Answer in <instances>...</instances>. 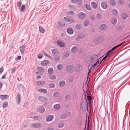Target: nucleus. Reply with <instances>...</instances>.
Segmentation results:
<instances>
[{"label":"nucleus","instance_id":"b1692460","mask_svg":"<svg viewBox=\"0 0 130 130\" xmlns=\"http://www.w3.org/2000/svg\"><path fill=\"white\" fill-rule=\"evenodd\" d=\"M122 17L124 20H125L128 17L127 14L126 13H124L122 14Z\"/></svg>","mask_w":130,"mask_h":130},{"label":"nucleus","instance_id":"1a4fd4ad","mask_svg":"<svg viewBox=\"0 0 130 130\" xmlns=\"http://www.w3.org/2000/svg\"><path fill=\"white\" fill-rule=\"evenodd\" d=\"M54 116L52 115H49L46 118V121L47 122H49L52 121L54 118Z\"/></svg>","mask_w":130,"mask_h":130},{"label":"nucleus","instance_id":"423d86ee","mask_svg":"<svg viewBox=\"0 0 130 130\" xmlns=\"http://www.w3.org/2000/svg\"><path fill=\"white\" fill-rule=\"evenodd\" d=\"M26 47V45L24 44L23 45L21 46L20 47V50L21 53L22 55L24 54V51Z\"/></svg>","mask_w":130,"mask_h":130},{"label":"nucleus","instance_id":"a19ab883","mask_svg":"<svg viewBox=\"0 0 130 130\" xmlns=\"http://www.w3.org/2000/svg\"><path fill=\"white\" fill-rule=\"evenodd\" d=\"M34 118L35 120H41L42 119L41 117L37 116H34Z\"/></svg>","mask_w":130,"mask_h":130},{"label":"nucleus","instance_id":"de8ad7c7","mask_svg":"<svg viewBox=\"0 0 130 130\" xmlns=\"http://www.w3.org/2000/svg\"><path fill=\"white\" fill-rule=\"evenodd\" d=\"M64 124L63 123H59L58 124V127L59 128H61L63 127Z\"/></svg>","mask_w":130,"mask_h":130},{"label":"nucleus","instance_id":"2f4dec72","mask_svg":"<svg viewBox=\"0 0 130 130\" xmlns=\"http://www.w3.org/2000/svg\"><path fill=\"white\" fill-rule=\"evenodd\" d=\"M57 69L59 70H61L63 68V65L61 64H58L57 66Z\"/></svg>","mask_w":130,"mask_h":130},{"label":"nucleus","instance_id":"37998d69","mask_svg":"<svg viewBox=\"0 0 130 130\" xmlns=\"http://www.w3.org/2000/svg\"><path fill=\"white\" fill-rule=\"evenodd\" d=\"M48 86L50 88H54L55 87V85L53 83H50L48 85Z\"/></svg>","mask_w":130,"mask_h":130},{"label":"nucleus","instance_id":"6e6552de","mask_svg":"<svg viewBox=\"0 0 130 130\" xmlns=\"http://www.w3.org/2000/svg\"><path fill=\"white\" fill-rule=\"evenodd\" d=\"M99 28L101 31H105L106 29L107 25L105 24H102L99 26Z\"/></svg>","mask_w":130,"mask_h":130},{"label":"nucleus","instance_id":"f257e3e1","mask_svg":"<svg viewBox=\"0 0 130 130\" xmlns=\"http://www.w3.org/2000/svg\"><path fill=\"white\" fill-rule=\"evenodd\" d=\"M103 39V37L102 35H98L95 37L94 41L96 43L98 44L102 42Z\"/></svg>","mask_w":130,"mask_h":130},{"label":"nucleus","instance_id":"cd10ccee","mask_svg":"<svg viewBox=\"0 0 130 130\" xmlns=\"http://www.w3.org/2000/svg\"><path fill=\"white\" fill-rule=\"evenodd\" d=\"M8 103L6 101L4 102L3 104L2 107L3 108H5L7 107L8 105Z\"/></svg>","mask_w":130,"mask_h":130},{"label":"nucleus","instance_id":"2eb2a0df","mask_svg":"<svg viewBox=\"0 0 130 130\" xmlns=\"http://www.w3.org/2000/svg\"><path fill=\"white\" fill-rule=\"evenodd\" d=\"M67 32L69 34L72 35L73 33L74 30L71 27L68 28L67 30Z\"/></svg>","mask_w":130,"mask_h":130},{"label":"nucleus","instance_id":"e2e57ef3","mask_svg":"<svg viewBox=\"0 0 130 130\" xmlns=\"http://www.w3.org/2000/svg\"><path fill=\"white\" fill-rule=\"evenodd\" d=\"M7 75V74H6V73H5L3 75V76H2V78H1L2 79H4V78H5V76H6V75Z\"/></svg>","mask_w":130,"mask_h":130},{"label":"nucleus","instance_id":"c9c22d12","mask_svg":"<svg viewBox=\"0 0 130 130\" xmlns=\"http://www.w3.org/2000/svg\"><path fill=\"white\" fill-rule=\"evenodd\" d=\"M111 22L113 25L115 24L117 22V20L115 18H113L112 19Z\"/></svg>","mask_w":130,"mask_h":130},{"label":"nucleus","instance_id":"0e129e2a","mask_svg":"<svg viewBox=\"0 0 130 130\" xmlns=\"http://www.w3.org/2000/svg\"><path fill=\"white\" fill-rule=\"evenodd\" d=\"M28 104V102H26L23 105L24 107H26L27 106Z\"/></svg>","mask_w":130,"mask_h":130},{"label":"nucleus","instance_id":"69168bd1","mask_svg":"<svg viewBox=\"0 0 130 130\" xmlns=\"http://www.w3.org/2000/svg\"><path fill=\"white\" fill-rule=\"evenodd\" d=\"M47 130H54V128L51 127H48L47 128Z\"/></svg>","mask_w":130,"mask_h":130},{"label":"nucleus","instance_id":"4be33fe9","mask_svg":"<svg viewBox=\"0 0 130 130\" xmlns=\"http://www.w3.org/2000/svg\"><path fill=\"white\" fill-rule=\"evenodd\" d=\"M77 48L76 46H74L71 49V51L73 53H75L77 50Z\"/></svg>","mask_w":130,"mask_h":130},{"label":"nucleus","instance_id":"13d9d810","mask_svg":"<svg viewBox=\"0 0 130 130\" xmlns=\"http://www.w3.org/2000/svg\"><path fill=\"white\" fill-rule=\"evenodd\" d=\"M21 58V56H18L17 58H16L15 59V60L16 61L20 59Z\"/></svg>","mask_w":130,"mask_h":130},{"label":"nucleus","instance_id":"9b49d317","mask_svg":"<svg viewBox=\"0 0 130 130\" xmlns=\"http://www.w3.org/2000/svg\"><path fill=\"white\" fill-rule=\"evenodd\" d=\"M38 100L42 102H45L47 101V99L43 96H40L38 97Z\"/></svg>","mask_w":130,"mask_h":130},{"label":"nucleus","instance_id":"774afa93","mask_svg":"<svg viewBox=\"0 0 130 130\" xmlns=\"http://www.w3.org/2000/svg\"><path fill=\"white\" fill-rule=\"evenodd\" d=\"M43 57V56L40 55H38V58L39 59Z\"/></svg>","mask_w":130,"mask_h":130},{"label":"nucleus","instance_id":"39448f33","mask_svg":"<svg viewBox=\"0 0 130 130\" xmlns=\"http://www.w3.org/2000/svg\"><path fill=\"white\" fill-rule=\"evenodd\" d=\"M63 19L69 23H72L75 21L73 19L69 17H64Z\"/></svg>","mask_w":130,"mask_h":130},{"label":"nucleus","instance_id":"bb28decb","mask_svg":"<svg viewBox=\"0 0 130 130\" xmlns=\"http://www.w3.org/2000/svg\"><path fill=\"white\" fill-rule=\"evenodd\" d=\"M48 77L50 79L52 80L55 79L56 78L55 75H50Z\"/></svg>","mask_w":130,"mask_h":130},{"label":"nucleus","instance_id":"49530a36","mask_svg":"<svg viewBox=\"0 0 130 130\" xmlns=\"http://www.w3.org/2000/svg\"><path fill=\"white\" fill-rule=\"evenodd\" d=\"M76 3H77L79 5H81L82 3V0H75Z\"/></svg>","mask_w":130,"mask_h":130},{"label":"nucleus","instance_id":"ea45409f","mask_svg":"<svg viewBox=\"0 0 130 130\" xmlns=\"http://www.w3.org/2000/svg\"><path fill=\"white\" fill-rule=\"evenodd\" d=\"M120 46L119 44L113 47L110 50L111 51V52H112L114 50H115L116 48H118V47Z\"/></svg>","mask_w":130,"mask_h":130},{"label":"nucleus","instance_id":"6e6d98bb","mask_svg":"<svg viewBox=\"0 0 130 130\" xmlns=\"http://www.w3.org/2000/svg\"><path fill=\"white\" fill-rule=\"evenodd\" d=\"M4 71V68L2 67L0 69V74L3 72Z\"/></svg>","mask_w":130,"mask_h":130},{"label":"nucleus","instance_id":"f03ea898","mask_svg":"<svg viewBox=\"0 0 130 130\" xmlns=\"http://www.w3.org/2000/svg\"><path fill=\"white\" fill-rule=\"evenodd\" d=\"M87 103L85 102H83L80 104V109L83 111H85L86 109H88V102L86 101Z\"/></svg>","mask_w":130,"mask_h":130},{"label":"nucleus","instance_id":"dca6fc26","mask_svg":"<svg viewBox=\"0 0 130 130\" xmlns=\"http://www.w3.org/2000/svg\"><path fill=\"white\" fill-rule=\"evenodd\" d=\"M36 83L38 86H44L45 85V83L43 81H39L37 82Z\"/></svg>","mask_w":130,"mask_h":130},{"label":"nucleus","instance_id":"f704fd0d","mask_svg":"<svg viewBox=\"0 0 130 130\" xmlns=\"http://www.w3.org/2000/svg\"><path fill=\"white\" fill-rule=\"evenodd\" d=\"M40 32L42 33H43L45 31L44 29L41 26H39Z\"/></svg>","mask_w":130,"mask_h":130},{"label":"nucleus","instance_id":"aec40b11","mask_svg":"<svg viewBox=\"0 0 130 130\" xmlns=\"http://www.w3.org/2000/svg\"><path fill=\"white\" fill-rule=\"evenodd\" d=\"M91 5L92 7L94 9H96L97 8V5L96 4L95 2H92L91 3Z\"/></svg>","mask_w":130,"mask_h":130},{"label":"nucleus","instance_id":"4468645a","mask_svg":"<svg viewBox=\"0 0 130 130\" xmlns=\"http://www.w3.org/2000/svg\"><path fill=\"white\" fill-rule=\"evenodd\" d=\"M57 43L58 45L61 47H64L65 46V44L64 43L60 41H57Z\"/></svg>","mask_w":130,"mask_h":130},{"label":"nucleus","instance_id":"4c0bfd02","mask_svg":"<svg viewBox=\"0 0 130 130\" xmlns=\"http://www.w3.org/2000/svg\"><path fill=\"white\" fill-rule=\"evenodd\" d=\"M25 9V6L23 5L21 8V11L22 12H24Z\"/></svg>","mask_w":130,"mask_h":130},{"label":"nucleus","instance_id":"9d476101","mask_svg":"<svg viewBox=\"0 0 130 130\" xmlns=\"http://www.w3.org/2000/svg\"><path fill=\"white\" fill-rule=\"evenodd\" d=\"M78 17L81 19H83L86 17V14L84 12H80L78 15Z\"/></svg>","mask_w":130,"mask_h":130},{"label":"nucleus","instance_id":"393cba45","mask_svg":"<svg viewBox=\"0 0 130 130\" xmlns=\"http://www.w3.org/2000/svg\"><path fill=\"white\" fill-rule=\"evenodd\" d=\"M45 111V109L44 107H41L39 108L38 110L39 112L42 113L44 112Z\"/></svg>","mask_w":130,"mask_h":130},{"label":"nucleus","instance_id":"c756f323","mask_svg":"<svg viewBox=\"0 0 130 130\" xmlns=\"http://www.w3.org/2000/svg\"><path fill=\"white\" fill-rule=\"evenodd\" d=\"M89 24V22L88 20L85 21L83 23V24L84 26L86 27L88 26Z\"/></svg>","mask_w":130,"mask_h":130},{"label":"nucleus","instance_id":"79ce46f5","mask_svg":"<svg viewBox=\"0 0 130 130\" xmlns=\"http://www.w3.org/2000/svg\"><path fill=\"white\" fill-rule=\"evenodd\" d=\"M75 27L76 29L78 30H80L81 29V26L80 24H76L75 26Z\"/></svg>","mask_w":130,"mask_h":130},{"label":"nucleus","instance_id":"680f3d73","mask_svg":"<svg viewBox=\"0 0 130 130\" xmlns=\"http://www.w3.org/2000/svg\"><path fill=\"white\" fill-rule=\"evenodd\" d=\"M69 13L71 15H74L75 14L74 12L72 11H70L69 12Z\"/></svg>","mask_w":130,"mask_h":130},{"label":"nucleus","instance_id":"e433bc0d","mask_svg":"<svg viewBox=\"0 0 130 130\" xmlns=\"http://www.w3.org/2000/svg\"><path fill=\"white\" fill-rule=\"evenodd\" d=\"M67 115L66 114H63L60 116V118L62 119H64L66 118L67 117Z\"/></svg>","mask_w":130,"mask_h":130},{"label":"nucleus","instance_id":"473e14b6","mask_svg":"<svg viewBox=\"0 0 130 130\" xmlns=\"http://www.w3.org/2000/svg\"><path fill=\"white\" fill-rule=\"evenodd\" d=\"M59 25L61 27L64 26L65 25V24L63 22H59L58 23Z\"/></svg>","mask_w":130,"mask_h":130},{"label":"nucleus","instance_id":"338daca9","mask_svg":"<svg viewBox=\"0 0 130 130\" xmlns=\"http://www.w3.org/2000/svg\"><path fill=\"white\" fill-rule=\"evenodd\" d=\"M16 70V69L15 68H12L11 69V72L12 73H13L14 71H15Z\"/></svg>","mask_w":130,"mask_h":130},{"label":"nucleus","instance_id":"864d4df0","mask_svg":"<svg viewBox=\"0 0 130 130\" xmlns=\"http://www.w3.org/2000/svg\"><path fill=\"white\" fill-rule=\"evenodd\" d=\"M60 59L59 56H56L54 58V60L55 61H58Z\"/></svg>","mask_w":130,"mask_h":130},{"label":"nucleus","instance_id":"4d7b16f0","mask_svg":"<svg viewBox=\"0 0 130 130\" xmlns=\"http://www.w3.org/2000/svg\"><path fill=\"white\" fill-rule=\"evenodd\" d=\"M112 52H111V51L110 50L109 51H108L107 52L106 54V55L107 56H108L109 55L110 53Z\"/></svg>","mask_w":130,"mask_h":130},{"label":"nucleus","instance_id":"0eeeda50","mask_svg":"<svg viewBox=\"0 0 130 130\" xmlns=\"http://www.w3.org/2000/svg\"><path fill=\"white\" fill-rule=\"evenodd\" d=\"M66 69L67 71L72 72L74 68L72 66L68 65L66 67Z\"/></svg>","mask_w":130,"mask_h":130},{"label":"nucleus","instance_id":"603ef678","mask_svg":"<svg viewBox=\"0 0 130 130\" xmlns=\"http://www.w3.org/2000/svg\"><path fill=\"white\" fill-rule=\"evenodd\" d=\"M90 19L92 21H94L95 20V18L94 16H90Z\"/></svg>","mask_w":130,"mask_h":130},{"label":"nucleus","instance_id":"3c124183","mask_svg":"<svg viewBox=\"0 0 130 130\" xmlns=\"http://www.w3.org/2000/svg\"><path fill=\"white\" fill-rule=\"evenodd\" d=\"M52 54L54 55H55L57 53V51L56 50L53 49L51 50Z\"/></svg>","mask_w":130,"mask_h":130},{"label":"nucleus","instance_id":"ddd939ff","mask_svg":"<svg viewBox=\"0 0 130 130\" xmlns=\"http://www.w3.org/2000/svg\"><path fill=\"white\" fill-rule=\"evenodd\" d=\"M16 98L17 103L18 104H20L21 100V96L20 94H18Z\"/></svg>","mask_w":130,"mask_h":130},{"label":"nucleus","instance_id":"7c9ffc66","mask_svg":"<svg viewBox=\"0 0 130 130\" xmlns=\"http://www.w3.org/2000/svg\"><path fill=\"white\" fill-rule=\"evenodd\" d=\"M69 55V53L67 52H64L63 53V56L65 58L68 57Z\"/></svg>","mask_w":130,"mask_h":130},{"label":"nucleus","instance_id":"bf43d9fd","mask_svg":"<svg viewBox=\"0 0 130 130\" xmlns=\"http://www.w3.org/2000/svg\"><path fill=\"white\" fill-rule=\"evenodd\" d=\"M87 98L89 101H91V96L89 95H87Z\"/></svg>","mask_w":130,"mask_h":130},{"label":"nucleus","instance_id":"c03bdc74","mask_svg":"<svg viewBox=\"0 0 130 130\" xmlns=\"http://www.w3.org/2000/svg\"><path fill=\"white\" fill-rule=\"evenodd\" d=\"M85 7L88 10H91V8L90 6L88 4H87L85 6Z\"/></svg>","mask_w":130,"mask_h":130},{"label":"nucleus","instance_id":"58836bf2","mask_svg":"<svg viewBox=\"0 0 130 130\" xmlns=\"http://www.w3.org/2000/svg\"><path fill=\"white\" fill-rule=\"evenodd\" d=\"M112 13L114 15H117L118 12L116 9H113L112 11Z\"/></svg>","mask_w":130,"mask_h":130},{"label":"nucleus","instance_id":"f8f14e48","mask_svg":"<svg viewBox=\"0 0 130 130\" xmlns=\"http://www.w3.org/2000/svg\"><path fill=\"white\" fill-rule=\"evenodd\" d=\"M49 63V61L48 60H46L42 61L41 63V64L43 66H45L48 64Z\"/></svg>","mask_w":130,"mask_h":130},{"label":"nucleus","instance_id":"6ab92c4d","mask_svg":"<svg viewBox=\"0 0 130 130\" xmlns=\"http://www.w3.org/2000/svg\"><path fill=\"white\" fill-rule=\"evenodd\" d=\"M109 3L111 5L113 6H115L116 4V2L114 0H110Z\"/></svg>","mask_w":130,"mask_h":130},{"label":"nucleus","instance_id":"a18cd8bd","mask_svg":"<svg viewBox=\"0 0 130 130\" xmlns=\"http://www.w3.org/2000/svg\"><path fill=\"white\" fill-rule=\"evenodd\" d=\"M59 95V93L58 92H56L53 94V96L55 97H58Z\"/></svg>","mask_w":130,"mask_h":130},{"label":"nucleus","instance_id":"8fccbe9b","mask_svg":"<svg viewBox=\"0 0 130 130\" xmlns=\"http://www.w3.org/2000/svg\"><path fill=\"white\" fill-rule=\"evenodd\" d=\"M68 7H69L70 9L71 10H74L75 9V7L71 5H68Z\"/></svg>","mask_w":130,"mask_h":130},{"label":"nucleus","instance_id":"412c9836","mask_svg":"<svg viewBox=\"0 0 130 130\" xmlns=\"http://www.w3.org/2000/svg\"><path fill=\"white\" fill-rule=\"evenodd\" d=\"M59 83L60 86L61 87H63L65 85V83L64 80L60 81Z\"/></svg>","mask_w":130,"mask_h":130},{"label":"nucleus","instance_id":"09e8293b","mask_svg":"<svg viewBox=\"0 0 130 130\" xmlns=\"http://www.w3.org/2000/svg\"><path fill=\"white\" fill-rule=\"evenodd\" d=\"M119 3L120 5H122L124 4V2L123 0H119Z\"/></svg>","mask_w":130,"mask_h":130},{"label":"nucleus","instance_id":"c85d7f7f","mask_svg":"<svg viewBox=\"0 0 130 130\" xmlns=\"http://www.w3.org/2000/svg\"><path fill=\"white\" fill-rule=\"evenodd\" d=\"M38 91L44 93H46L47 92V90L46 89L43 88H40L39 89H38Z\"/></svg>","mask_w":130,"mask_h":130},{"label":"nucleus","instance_id":"5fc2aeb1","mask_svg":"<svg viewBox=\"0 0 130 130\" xmlns=\"http://www.w3.org/2000/svg\"><path fill=\"white\" fill-rule=\"evenodd\" d=\"M22 5V3L20 2H18L17 4V6L19 7L20 8Z\"/></svg>","mask_w":130,"mask_h":130},{"label":"nucleus","instance_id":"052dcab7","mask_svg":"<svg viewBox=\"0 0 130 130\" xmlns=\"http://www.w3.org/2000/svg\"><path fill=\"white\" fill-rule=\"evenodd\" d=\"M38 69L39 70H41L42 71H44V69L41 67H38Z\"/></svg>","mask_w":130,"mask_h":130},{"label":"nucleus","instance_id":"7ed1b4c3","mask_svg":"<svg viewBox=\"0 0 130 130\" xmlns=\"http://www.w3.org/2000/svg\"><path fill=\"white\" fill-rule=\"evenodd\" d=\"M41 123L39 122L32 123L30 124V126L34 128H39L40 126Z\"/></svg>","mask_w":130,"mask_h":130},{"label":"nucleus","instance_id":"f3484780","mask_svg":"<svg viewBox=\"0 0 130 130\" xmlns=\"http://www.w3.org/2000/svg\"><path fill=\"white\" fill-rule=\"evenodd\" d=\"M85 37V35L84 34H82L78 36L76 38V40L78 41L80 39H82L84 38Z\"/></svg>","mask_w":130,"mask_h":130},{"label":"nucleus","instance_id":"a878e982","mask_svg":"<svg viewBox=\"0 0 130 130\" xmlns=\"http://www.w3.org/2000/svg\"><path fill=\"white\" fill-rule=\"evenodd\" d=\"M60 107L59 104H56L54 105L53 106L54 108L55 109H57L59 108Z\"/></svg>","mask_w":130,"mask_h":130},{"label":"nucleus","instance_id":"20e7f679","mask_svg":"<svg viewBox=\"0 0 130 130\" xmlns=\"http://www.w3.org/2000/svg\"><path fill=\"white\" fill-rule=\"evenodd\" d=\"M91 62L94 63L96 62L98 59V56L97 55H93L91 57Z\"/></svg>","mask_w":130,"mask_h":130},{"label":"nucleus","instance_id":"a211bd4d","mask_svg":"<svg viewBox=\"0 0 130 130\" xmlns=\"http://www.w3.org/2000/svg\"><path fill=\"white\" fill-rule=\"evenodd\" d=\"M101 6L102 8L104 9H106L107 7V5L105 2H102L101 3Z\"/></svg>","mask_w":130,"mask_h":130},{"label":"nucleus","instance_id":"72a5a7b5","mask_svg":"<svg viewBox=\"0 0 130 130\" xmlns=\"http://www.w3.org/2000/svg\"><path fill=\"white\" fill-rule=\"evenodd\" d=\"M96 17L99 20H101L102 19L101 14L100 13H98L96 15Z\"/></svg>","mask_w":130,"mask_h":130},{"label":"nucleus","instance_id":"5701e85b","mask_svg":"<svg viewBox=\"0 0 130 130\" xmlns=\"http://www.w3.org/2000/svg\"><path fill=\"white\" fill-rule=\"evenodd\" d=\"M47 71L49 74H52L54 72L53 69L52 68H50L48 69Z\"/></svg>","mask_w":130,"mask_h":130}]
</instances>
